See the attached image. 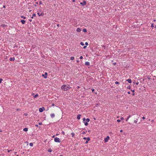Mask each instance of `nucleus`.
<instances>
[{"label": "nucleus", "instance_id": "bb28decb", "mask_svg": "<svg viewBox=\"0 0 156 156\" xmlns=\"http://www.w3.org/2000/svg\"><path fill=\"white\" fill-rule=\"evenodd\" d=\"M48 151L49 152H51L52 151V150L51 149H48Z\"/></svg>", "mask_w": 156, "mask_h": 156}, {"label": "nucleus", "instance_id": "f257e3e1", "mask_svg": "<svg viewBox=\"0 0 156 156\" xmlns=\"http://www.w3.org/2000/svg\"><path fill=\"white\" fill-rule=\"evenodd\" d=\"M71 87L69 85H63L61 87V89L64 91H67Z\"/></svg>", "mask_w": 156, "mask_h": 156}, {"label": "nucleus", "instance_id": "1a4fd4ad", "mask_svg": "<svg viewBox=\"0 0 156 156\" xmlns=\"http://www.w3.org/2000/svg\"><path fill=\"white\" fill-rule=\"evenodd\" d=\"M15 60V58L13 57V58L11 57L9 58V60L10 61H14Z\"/></svg>", "mask_w": 156, "mask_h": 156}, {"label": "nucleus", "instance_id": "aec40b11", "mask_svg": "<svg viewBox=\"0 0 156 156\" xmlns=\"http://www.w3.org/2000/svg\"><path fill=\"white\" fill-rule=\"evenodd\" d=\"M71 135H72V137H74V136H75V133H71Z\"/></svg>", "mask_w": 156, "mask_h": 156}, {"label": "nucleus", "instance_id": "774afa93", "mask_svg": "<svg viewBox=\"0 0 156 156\" xmlns=\"http://www.w3.org/2000/svg\"><path fill=\"white\" fill-rule=\"evenodd\" d=\"M59 156H62V155H60Z\"/></svg>", "mask_w": 156, "mask_h": 156}, {"label": "nucleus", "instance_id": "e433bc0d", "mask_svg": "<svg viewBox=\"0 0 156 156\" xmlns=\"http://www.w3.org/2000/svg\"><path fill=\"white\" fill-rule=\"evenodd\" d=\"M83 58V57L82 56H80V59H82Z\"/></svg>", "mask_w": 156, "mask_h": 156}, {"label": "nucleus", "instance_id": "7c9ffc66", "mask_svg": "<svg viewBox=\"0 0 156 156\" xmlns=\"http://www.w3.org/2000/svg\"><path fill=\"white\" fill-rule=\"evenodd\" d=\"M3 80L1 78L0 79V83H1L2 82V81Z\"/></svg>", "mask_w": 156, "mask_h": 156}, {"label": "nucleus", "instance_id": "0e129e2a", "mask_svg": "<svg viewBox=\"0 0 156 156\" xmlns=\"http://www.w3.org/2000/svg\"><path fill=\"white\" fill-rule=\"evenodd\" d=\"M30 20V22H31V21H32V20Z\"/></svg>", "mask_w": 156, "mask_h": 156}, {"label": "nucleus", "instance_id": "603ef678", "mask_svg": "<svg viewBox=\"0 0 156 156\" xmlns=\"http://www.w3.org/2000/svg\"><path fill=\"white\" fill-rule=\"evenodd\" d=\"M3 8H5V5H3Z\"/></svg>", "mask_w": 156, "mask_h": 156}, {"label": "nucleus", "instance_id": "58836bf2", "mask_svg": "<svg viewBox=\"0 0 156 156\" xmlns=\"http://www.w3.org/2000/svg\"><path fill=\"white\" fill-rule=\"evenodd\" d=\"M131 91L132 92H134V91H135V90H131Z\"/></svg>", "mask_w": 156, "mask_h": 156}, {"label": "nucleus", "instance_id": "69168bd1", "mask_svg": "<svg viewBox=\"0 0 156 156\" xmlns=\"http://www.w3.org/2000/svg\"><path fill=\"white\" fill-rule=\"evenodd\" d=\"M88 132H90V130H88Z\"/></svg>", "mask_w": 156, "mask_h": 156}, {"label": "nucleus", "instance_id": "3c124183", "mask_svg": "<svg viewBox=\"0 0 156 156\" xmlns=\"http://www.w3.org/2000/svg\"><path fill=\"white\" fill-rule=\"evenodd\" d=\"M80 88V87L79 86H78L77 87V89H79V88Z\"/></svg>", "mask_w": 156, "mask_h": 156}, {"label": "nucleus", "instance_id": "4be33fe9", "mask_svg": "<svg viewBox=\"0 0 156 156\" xmlns=\"http://www.w3.org/2000/svg\"><path fill=\"white\" fill-rule=\"evenodd\" d=\"M38 96V94H36L34 96V98H36Z\"/></svg>", "mask_w": 156, "mask_h": 156}, {"label": "nucleus", "instance_id": "20e7f679", "mask_svg": "<svg viewBox=\"0 0 156 156\" xmlns=\"http://www.w3.org/2000/svg\"><path fill=\"white\" fill-rule=\"evenodd\" d=\"M83 139H84V140H86V139H87V141H86L85 142V143L86 144H87L88 143V141H89L90 140V138L89 137H83Z\"/></svg>", "mask_w": 156, "mask_h": 156}, {"label": "nucleus", "instance_id": "052dcab7", "mask_svg": "<svg viewBox=\"0 0 156 156\" xmlns=\"http://www.w3.org/2000/svg\"><path fill=\"white\" fill-rule=\"evenodd\" d=\"M134 95H135L134 93H133V94H132V95H133V96H134Z\"/></svg>", "mask_w": 156, "mask_h": 156}, {"label": "nucleus", "instance_id": "ddd939ff", "mask_svg": "<svg viewBox=\"0 0 156 156\" xmlns=\"http://www.w3.org/2000/svg\"><path fill=\"white\" fill-rule=\"evenodd\" d=\"M76 31L78 32H80L81 31V29L80 28H78L76 29Z\"/></svg>", "mask_w": 156, "mask_h": 156}, {"label": "nucleus", "instance_id": "412c9836", "mask_svg": "<svg viewBox=\"0 0 156 156\" xmlns=\"http://www.w3.org/2000/svg\"><path fill=\"white\" fill-rule=\"evenodd\" d=\"M21 18H23L24 19H25L26 18L25 16H21Z\"/></svg>", "mask_w": 156, "mask_h": 156}, {"label": "nucleus", "instance_id": "b1692460", "mask_svg": "<svg viewBox=\"0 0 156 156\" xmlns=\"http://www.w3.org/2000/svg\"><path fill=\"white\" fill-rule=\"evenodd\" d=\"M83 31L84 32H86L87 31V30L86 29H83Z\"/></svg>", "mask_w": 156, "mask_h": 156}, {"label": "nucleus", "instance_id": "6e6d98bb", "mask_svg": "<svg viewBox=\"0 0 156 156\" xmlns=\"http://www.w3.org/2000/svg\"><path fill=\"white\" fill-rule=\"evenodd\" d=\"M52 105V106H54L55 105V104L54 103H53Z\"/></svg>", "mask_w": 156, "mask_h": 156}, {"label": "nucleus", "instance_id": "09e8293b", "mask_svg": "<svg viewBox=\"0 0 156 156\" xmlns=\"http://www.w3.org/2000/svg\"><path fill=\"white\" fill-rule=\"evenodd\" d=\"M142 118L143 119H145V117L143 116L142 117Z\"/></svg>", "mask_w": 156, "mask_h": 156}, {"label": "nucleus", "instance_id": "a19ab883", "mask_svg": "<svg viewBox=\"0 0 156 156\" xmlns=\"http://www.w3.org/2000/svg\"><path fill=\"white\" fill-rule=\"evenodd\" d=\"M42 124V122H39V125H41Z\"/></svg>", "mask_w": 156, "mask_h": 156}, {"label": "nucleus", "instance_id": "bf43d9fd", "mask_svg": "<svg viewBox=\"0 0 156 156\" xmlns=\"http://www.w3.org/2000/svg\"><path fill=\"white\" fill-rule=\"evenodd\" d=\"M36 4H38V2H36Z\"/></svg>", "mask_w": 156, "mask_h": 156}, {"label": "nucleus", "instance_id": "338daca9", "mask_svg": "<svg viewBox=\"0 0 156 156\" xmlns=\"http://www.w3.org/2000/svg\"><path fill=\"white\" fill-rule=\"evenodd\" d=\"M33 95H34V93H33L32 94Z\"/></svg>", "mask_w": 156, "mask_h": 156}, {"label": "nucleus", "instance_id": "473e14b6", "mask_svg": "<svg viewBox=\"0 0 156 156\" xmlns=\"http://www.w3.org/2000/svg\"><path fill=\"white\" fill-rule=\"evenodd\" d=\"M121 121V120H119V119H118L117 121L118 122H120Z\"/></svg>", "mask_w": 156, "mask_h": 156}, {"label": "nucleus", "instance_id": "a18cd8bd", "mask_svg": "<svg viewBox=\"0 0 156 156\" xmlns=\"http://www.w3.org/2000/svg\"><path fill=\"white\" fill-rule=\"evenodd\" d=\"M113 65H115L116 64V62H114V63H113Z\"/></svg>", "mask_w": 156, "mask_h": 156}, {"label": "nucleus", "instance_id": "423d86ee", "mask_svg": "<svg viewBox=\"0 0 156 156\" xmlns=\"http://www.w3.org/2000/svg\"><path fill=\"white\" fill-rule=\"evenodd\" d=\"M86 2L85 1H83V2H81L80 3V4L84 6L86 4Z\"/></svg>", "mask_w": 156, "mask_h": 156}, {"label": "nucleus", "instance_id": "6ab92c4d", "mask_svg": "<svg viewBox=\"0 0 156 156\" xmlns=\"http://www.w3.org/2000/svg\"><path fill=\"white\" fill-rule=\"evenodd\" d=\"M87 122H89L90 121V119H89V118H87V119H86V120H85Z\"/></svg>", "mask_w": 156, "mask_h": 156}, {"label": "nucleus", "instance_id": "39448f33", "mask_svg": "<svg viewBox=\"0 0 156 156\" xmlns=\"http://www.w3.org/2000/svg\"><path fill=\"white\" fill-rule=\"evenodd\" d=\"M109 138H110L108 136H107L106 137L105 139V140H104L105 142V143L107 142L108 141V140H109Z\"/></svg>", "mask_w": 156, "mask_h": 156}, {"label": "nucleus", "instance_id": "79ce46f5", "mask_svg": "<svg viewBox=\"0 0 156 156\" xmlns=\"http://www.w3.org/2000/svg\"><path fill=\"white\" fill-rule=\"evenodd\" d=\"M62 134H65V133H64V132L63 131H62Z\"/></svg>", "mask_w": 156, "mask_h": 156}, {"label": "nucleus", "instance_id": "2f4dec72", "mask_svg": "<svg viewBox=\"0 0 156 156\" xmlns=\"http://www.w3.org/2000/svg\"><path fill=\"white\" fill-rule=\"evenodd\" d=\"M33 16L34 17H35L36 16V14L35 13H34L33 14Z\"/></svg>", "mask_w": 156, "mask_h": 156}, {"label": "nucleus", "instance_id": "8fccbe9b", "mask_svg": "<svg viewBox=\"0 0 156 156\" xmlns=\"http://www.w3.org/2000/svg\"><path fill=\"white\" fill-rule=\"evenodd\" d=\"M87 46H84L83 47V48H84V49H85L86 48Z\"/></svg>", "mask_w": 156, "mask_h": 156}, {"label": "nucleus", "instance_id": "680f3d73", "mask_svg": "<svg viewBox=\"0 0 156 156\" xmlns=\"http://www.w3.org/2000/svg\"><path fill=\"white\" fill-rule=\"evenodd\" d=\"M31 18L32 19H33V18H34L33 16H32V17H31Z\"/></svg>", "mask_w": 156, "mask_h": 156}, {"label": "nucleus", "instance_id": "864d4df0", "mask_svg": "<svg viewBox=\"0 0 156 156\" xmlns=\"http://www.w3.org/2000/svg\"><path fill=\"white\" fill-rule=\"evenodd\" d=\"M76 62H77V63H78V62H79V60H77V61H76Z\"/></svg>", "mask_w": 156, "mask_h": 156}, {"label": "nucleus", "instance_id": "c756f323", "mask_svg": "<svg viewBox=\"0 0 156 156\" xmlns=\"http://www.w3.org/2000/svg\"><path fill=\"white\" fill-rule=\"evenodd\" d=\"M130 86H128L127 87V89H130Z\"/></svg>", "mask_w": 156, "mask_h": 156}, {"label": "nucleus", "instance_id": "4c0bfd02", "mask_svg": "<svg viewBox=\"0 0 156 156\" xmlns=\"http://www.w3.org/2000/svg\"><path fill=\"white\" fill-rule=\"evenodd\" d=\"M92 92H93L94 91V89H92L91 90Z\"/></svg>", "mask_w": 156, "mask_h": 156}, {"label": "nucleus", "instance_id": "393cba45", "mask_svg": "<svg viewBox=\"0 0 156 156\" xmlns=\"http://www.w3.org/2000/svg\"><path fill=\"white\" fill-rule=\"evenodd\" d=\"M29 145H30V146L31 147H32L33 146V144L32 143H30Z\"/></svg>", "mask_w": 156, "mask_h": 156}, {"label": "nucleus", "instance_id": "7ed1b4c3", "mask_svg": "<svg viewBox=\"0 0 156 156\" xmlns=\"http://www.w3.org/2000/svg\"><path fill=\"white\" fill-rule=\"evenodd\" d=\"M86 119L85 118H83V122L84 124V125L86 126H87L88 124V123L86 121Z\"/></svg>", "mask_w": 156, "mask_h": 156}, {"label": "nucleus", "instance_id": "6e6552de", "mask_svg": "<svg viewBox=\"0 0 156 156\" xmlns=\"http://www.w3.org/2000/svg\"><path fill=\"white\" fill-rule=\"evenodd\" d=\"M44 110V107H42V108H39V111L40 112H42Z\"/></svg>", "mask_w": 156, "mask_h": 156}, {"label": "nucleus", "instance_id": "a878e982", "mask_svg": "<svg viewBox=\"0 0 156 156\" xmlns=\"http://www.w3.org/2000/svg\"><path fill=\"white\" fill-rule=\"evenodd\" d=\"M80 44L82 46H84V43L82 42H80Z\"/></svg>", "mask_w": 156, "mask_h": 156}, {"label": "nucleus", "instance_id": "5fc2aeb1", "mask_svg": "<svg viewBox=\"0 0 156 156\" xmlns=\"http://www.w3.org/2000/svg\"><path fill=\"white\" fill-rule=\"evenodd\" d=\"M35 126L36 127H38V125L37 124H36Z\"/></svg>", "mask_w": 156, "mask_h": 156}, {"label": "nucleus", "instance_id": "cd10ccee", "mask_svg": "<svg viewBox=\"0 0 156 156\" xmlns=\"http://www.w3.org/2000/svg\"><path fill=\"white\" fill-rule=\"evenodd\" d=\"M154 23H152L151 24V27H154Z\"/></svg>", "mask_w": 156, "mask_h": 156}, {"label": "nucleus", "instance_id": "49530a36", "mask_svg": "<svg viewBox=\"0 0 156 156\" xmlns=\"http://www.w3.org/2000/svg\"><path fill=\"white\" fill-rule=\"evenodd\" d=\"M127 93L128 94H130V91H128V92Z\"/></svg>", "mask_w": 156, "mask_h": 156}, {"label": "nucleus", "instance_id": "c9c22d12", "mask_svg": "<svg viewBox=\"0 0 156 156\" xmlns=\"http://www.w3.org/2000/svg\"><path fill=\"white\" fill-rule=\"evenodd\" d=\"M85 44L86 45H88V43L87 42H86L85 43Z\"/></svg>", "mask_w": 156, "mask_h": 156}, {"label": "nucleus", "instance_id": "4468645a", "mask_svg": "<svg viewBox=\"0 0 156 156\" xmlns=\"http://www.w3.org/2000/svg\"><path fill=\"white\" fill-rule=\"evenodd\" d=\"M21 22L22 24H24L25 23L26 21L24 20H21Z\"/></svg>", "mask_w": 156, "mask_h": 156}, {"label": "nucleus", "instance_id": "f704fd0d", "mask_svg": "<svg viewBox=\"0 0 156 156\" xmlns=\"http://www.w3.org/2000/svg\"><path fill=\"white\" fill-rule=\"evenodd\" d=\"M124 119V118H123L122 117H121V118H120V120H122Z\"/></svg>", "mask_w": 156, "mask_h": 156}, {"label": "nucleus", "instance_id": "13d9d810", "mask_svg": "<svg viewBox=\"0 0 156 156\" xmlns=\"http://www.w3.org/2000/svg\"><path fill=\"white\" fill-rule=\"evenodd\" d=\"M122 131H122V130H120V132H122Z\"/></svg>", "mask_w": 156, "mask_h": 156}, {"label": "nucleus", "instance_id": "f8f14e48", "mask_svg": "<svg viewBox=\"0 0 156 156\" xmlns=\"http://www.w3.org/2000/svg\"><path fill=\"white\" fill-rule=\"evenodd\" d=\"M80 116H81V115H80L79 114L78 115H77V119H80Z\"/></svg>", "mask_w": 156, "mask_h": 156}, {"label": "nucleus", "instance_id": "2eb2a0df", "mask_svg": "<svg viewBox=\"0 0 156 156\" xmlns=\"http://www.w3.org/2000/svg\"><path fill=\"white\" fill-rule=\"evenodd\" d=\"M85 65L86 66H89L90 65V62H85Z\"/></svg>", "mask_w": 156, "mask_h": 156}, {"label": "nucleus", "instance_id": "f3484780", "mask_svg": "<svg viewBox=\"0 0 156 156\" xmlns=\"http://www.w3.org/2000/svg\"><path fill=\"white\" fill-rule=\"evenodd\" d=\"M37 14L39 16H43L44 15V13H42L40 14L39 13H38Z\"/></svg>", "mask_w": 156, "mask_h": 156}, {"label": "nucleus", "instance_id": "dca6fc26", "mask_svg": "<svg viewBox=\"0 0 156 156\" xmlns=\"http://www.w3.org/2000/svg\"><path fill=\"white\" fill-rule=\"evenodd\" d=\"M28 128H25L24 129H23V130L25 132L27 131H28Z\"/></svg>", "mask_w": 156, "mask_h": 156}, {"label": "nucleus", "instance_id": "f03ea898", "mask_svg": "<svg viewBox=\"0 0 156 156\" xmlns=\"http://www.w3.org/2000/svg\"><path fill=\"white\" fill-rule=\"evenodd\" d=\"M54 141L56 142L60 143L61 142V140H60V139L57 137H55L54 138Z\"/></svg>", "mask_w": 156, "mask_h": 156}, {"label": "nucleus", "instance_id": "72a5a7b5", "mask_svg": "<svg viewBox=\"0 0 156 156\" xmlns=\"http://www.w3.org/2000/svg\"><path fill=\"white\" fill-rule=\"evenodd\" d=\"M137 120H135L134 121V122L135 123H137Z\"/></svg>", "mask_w": 156, "mask_h": 156}, {"label": "nucleus", "instance_id": "ea45409f", "mask_svg": "<svg viewBox=\"0 0 156 156\" xmlns=\"http://www.w3.org/2000/svg\"><path fill=\"white\" fill-rule=\"evenodd\" d=\"M82 134H85V132H84V131L82 133Z\"/></svg>", "mask_w": 156, "mask_h": 156}, {"label": "nucleus", "instance_id": "9b49d317", "mask_svg": "<svg viewBox=\"0 0 156 156\" xmlns=\"http://www.w3.org/2000/svg\"><path fill=\"white\" fill-rule=\"evenodd\" d=\"M126 81L129 83H131L132 82L131 80L130 79H129L127 80Z\"/></svg>", "mask_w": 156, "mask_h": 156}, {"label": "nucleus", "instance_id": "4d7b16f0", "mask_svg": "<svg viewBox=\"0 0 156 156\" xmlns=\"http://www.w3.org/2000/svg\"><path fill=\"white\" fill-rule=\"evenodd\" d=\"M57 27H59V25L58 24L57 25Z\"/></svg>", "mask_w": 156, "mask_h": 156}, {"label": "nucleus", "instance_id": "a211bd4d", "mask_svg": "<svg viewBox=\"0 0 156 156\" xmlns=\"http://www.w3.org/2000/svg\"><path fill=\"white\" fill-rule=\"evenodd\" d=\"M131 116V115H129V116H127V118H126V121H127V120L129 119V118Z\"/></svg>", "mask_w": 156, "mask_h": 156}, {"label": "nucleus", "instance_id": "5701e85b", "mask_svg": "<svg viewBox=\"0 0 156 156\" xmlns=\"http://www.w3.org/2000/svg\"><path fill=\"white\" fill-rule=\"evenodd\" d=\"M74 59V58L73 56H72L70 58V60H73Z\"/></svg>", "mask_w": 156, "mask_h": 156}, {"label": "nucleus", "instance_id": "37998d69", "mask_svg": "<svg viewBox=\"0 0 156 156\" xmlns=\"http://www.w3.org/2000/svg\"><path fill=\"white\" fill-rule=\"evenodd\" d=\"M12 151L11 150H8V152H9L10 151Z\"/></svg>", "mask_w": 156, "mask_h": 156}, {"label": "nucleus", "instance_id": "0eeeda50", "mask_svg": "<svg viewBox=\"0 0 156 156\" xmlns=\"http://www.w3.org/2000/svg\"><path fill=\"white\" fill-rule=\"evenodd\" d=\"M48 75V73L47 72H45L44 74H42V76L44 77L46 79L47 78V75Z\"/></svg>", "mask_w": 156, "mask_h": 156}, {"label": "nucleus", "instance_id": "9d476101", "mask_svg": "<svg viewBox=\"0 0 156 156\" xmlns=\"http://www.w3.org/2000/svg\"><path fill=\"white\" fill-rule=\"evenodd\" d=\"M50 116L51 118H53L55 117V115L54 113H51L50 114Z\"/></svg>", "mask_w": 156, "mask_h": 156}, {"label": "nucleus", "instance_id": "c85d7f7f", "mask_svg": "<svg viewBox=\"0 0 156 156\" xmlns=\"http://www.w3.org/2000/svg\"><path fill=\"white\" fill-rule=\"evenodd\" d=\"M115 83L116 84H119V83L118 81H116L115 82Z\"/></svg>", "mask_w": 156, "mask_h": 156}, {"label": "nucleus", "instance_id": "c03bdc74", "mask_svg": "<svg viewBox=\"0 0 156 156\" xmlns=\"http://www.w3.org/2000/svg\"><path fill=\"white\" fill-rule=\"evenodd\" d=\"M41 4H42V2H41V1H40V2H39V4L41 5Z\"/></svg>", "mask_w": 156, "mask_h": 156}, {"label": "nucleus", "instance_id": "e2e57ef3", "mask_svg": "<svg viewBox=\"0 0 156 156\" xmlns=\"http://www.w3.org/2000/svg\"><path fill=\"white\" fill-rule=\"evenodd\" d=\"M75 1V0H73V2H74Z\"/></svg>", "mask_w": 156, "mask_h": 156}, {"label": "nucleus", "instance_id": "de8ad7c7", "mask_svg": "<svg viewBox=\"0 0 156 156\" xmlns=\"http://www.w3.org/2000/svg\"><path fill=\"white\" fill-rule=\"evenodd\" d=\"M136 85H138L139 84V82H138L136 83Z\"/></svg>", "mask_w": 156, "mask_h": 156}]
</instances>
